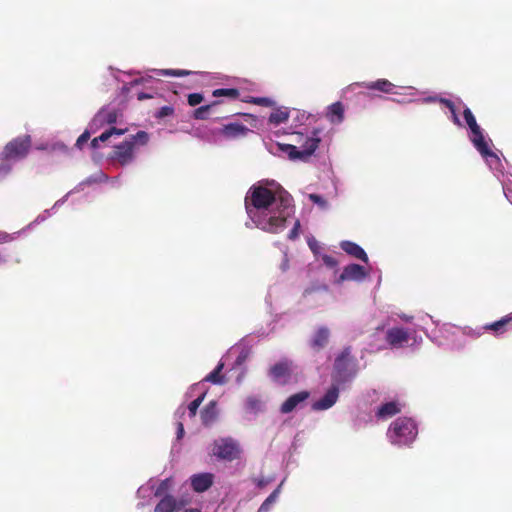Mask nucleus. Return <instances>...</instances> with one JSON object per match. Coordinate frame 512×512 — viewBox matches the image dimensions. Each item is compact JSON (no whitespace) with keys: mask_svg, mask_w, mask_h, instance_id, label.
Wrapping results in <instances>:
<instances>
[{"mask_svg":"<svg viewBox=\"0 0 512 512\" xmlns=\"http://www.w3.org/2000/svg\"><path fill=\"white\" fill-rule=\"evenodd\" d=\"M245 208L259 229L279 233L291 215L292 197L282 189L274 192L262 185H253L245 197Z\"/></svg>","mask_w":512,"mask_h":512,"instance_id":"nucleus-1","label":"nucleus"},{"mask_svg":"<svg viewBox=\"0 0 512 512\" xmlns=\"http://www.w3.org/2000/svg\"><path fill=\"white\" fill-rule=\"evenodd\" d=\"M322 130L314 128L310 134L305 135L302 132H295V142L299 145L278 144L279 150L287 153L290 160L307 161L316 151L321 142Z\"/></svg>","mask_w":512,"mask_h":512,"instance_id":"nucleus-2","label":"nucleus"},{"mask_svg":"<svg viewBox=\"0 0 512 512\" xmlns=\"http://www.w3.org/2000/svg\"><path fill=\"white\" fill-rule=\"evenodd\" d=\"M417 435V425L413 419L408 417L397 418L387 430V437L391 444L398 446H409Z\"/></svg>","mask_w":512,"mask_h":512,"instance_id":"nucleus-3","label":"nucleus"},{"mask_svg":"<svg viewBox=\"0 0 512 512\" xmlns=\"http://www.w3.org/2000/svg\"><path fill=\"white\" fill-rule=\"evenodd\" d=\"M333 378L338 383H344L353 378L357 372V360L352 355V348L345 347L334 361Z\"/></svg>","mask_w":512,"mask_h":512,"instance_id":"nucleus-4","label":"nucleus"},{"mask_svg":"<svg viewBox=\"0 0 512 512\" xmlns=\"http://www.w3.org/2000/svg\"><path fill=\"white\" fill-rule=\"evenodd\" d=\"M464 119L471 130L472 137L471 141L477 151L484 157H494L496 158V154L490 149L488 143L485 141V137L483 135L481 127L477 124L475 116L469 108H465L463 111Z\"/></svg>","mask_w":512,"mask_h":512,"instance_id":"nucleus-5","label":"nucleus"},{"mask_svg":"<svg viewBox=\"0 0 512 512\" xmlns=\"http://www.w3.org/2000/svg\"><path fill=\"white\" fill-rule=\"evenodd\" d=\"M32 146L30 135L16 137L9 141L3 149V158L8 161H16L25 158Z\"/></svg>","mask_w":512,"mask_h":512,"instance_id":"nucleus-6","label":"nucleus"},{"mask_svg":"<svg viewBox=\"0 0 512 512\" xmlns=\"http://www.w3.org/2000/svg\"><path fill=\"white\" fill-rule=\"evenodd\" d=\"M239 444L232 438H219L212 444V455L219 460L232 462L240 457Z\"/></svg>","mask_w":512,"mask_h":512,"instance_id":"nucleus-7","label":"nucleus"},{"mask_svg":"<svg viewBox=\"0 0 512 512\" xmlns=\"http://www.w3.org/2000/svg\"><path fill=\"white\" fill-rule=\"evenodd\" d=\"M293 373V362L287 358L280 360L269 368L268 375L276 383L287 384Z\"/></svg>","mask_w":512,"mask_h":512,"instance_id":"nucleus-8","label":"nucleus"},{"mask_svg":"<svg viewBox=\"0 0 512 512\" xmlns=\"http://www.w3.org/2000/svg\"><path fill=\"white\" fill-rule=\"evenodd\" d=\"M110 158L121 166L131 163L134 159V141L125 140L116 145Z\"/></svg>","mask_w":512,"mask_h":512,"instance_id":"nucleus-9","label":"nucleus"},{"mask_svg":"<svg viewBox=\"0 0 512 512\" xmlns=\"http://www.w3.org/2000/svg\"><path fill=\"white\" fill-rule=\"evenodd\" d=\"M249 132H251V130L248 127H246L245 125H243L239 122H232V123L223 125L219 129L218 134L227 140H233V139L244 138L248 135Z\"/></svg>","mask_w":512,"mask_h":512,"instance_id":"nucleus-10","label":"nucleus"},{"mask_svg":"<svg viewBox=\"0 0 512 512\" xmlns=\"http://www.w3.org/2000/svg\"><path fill=\"white\" fill-rule=\"evenodd\" d=\"M410 339V334L407 329L402 327H393L386 332V341L393 348H401Z\"/></svg>","mask_w":512,"mask_h":512,"instance_id":"nucleus-11","label":"nucleus"},{"mask_svg":"<svg viewBox=\"0 0 512 512\" xmlns=\"http://www.w3.org/2000/svg\"><path fill=\"white\" fill-rule=\"evenodd\" d=\"M339 398V388L335 385L330 387L325 395L312 404L314 411H323L331 408Z\"/></svg>","mask_w":512,"mask_h":512,"instance_id":"nucleus-12","label":"nucleus"},{"mask_svg":"<svg viewBox=\"0 0 512 512\" xmlns=\"http://www.w3.org/2000/svg\"><path fill=\"white\" fill-rule=\"evenodd\" d=\"M366 277V272L363 266L359 264H350L344 267L340 274L337 282L342 283L344 281H360Z\"/></svg>","mask_w":512,"mask_h":512,"instance_id":"nucleus-13","label":"nucleus"},{"mask_svg":"<svg viewBox=\"0 0 512 512\" xmlns=\"http://www.w3.org/2000/svg\"><path fill=\"white\" fill-rule=\"evenodd\" d=\"M214 475L212 473H199L191 476V487L195 492L202 493L213 485Z\"/></svg>","mask_w":512,"mask_h":512,"instance_id":"nucleus-14","label":"nucleus"},{"mask_svg":"<svg viewBox=\"0 0 512 512\" xmlns=\"http://www.w3.org/2000/svg\"><path fill=\"white\" fill-rule=\"evenodd\" d=\"M310 396L308 391H300L289 396L281 405L280 412L288 414L298 407L299 404L306 401Z\"/></svg>","mask_w":512,"mask_h":512,"instance_id":"nucleus-15","label":"nucleus"},{"mask_svg":"<svg viewBox=\"0 0 512 512\" xmlns=\"http://www.w3.org/2000/svg\"><path fill=\"white\" fill-rule=\"evenodd\" d=\"M218 403L216 400H211L205 407L200 411V417L202 424L206 427L211 426L218 418Z\"/></svg>","mask_w":512,"mask_h":512,"instance_id":"nucleus-16","label":"nucleus"},{"mask_svg":"<svg viewBox=\"0 0 512 512\" xmlns=\"http://www.w3.org/2000/svg\"><path fill=\"white\" fill-rule=\"evenodd\" d=\"M330 330L327 327H319L310 340V346L315 351H320L329 342Z\"/></svg>","mask_w":512,"mask_h":512,"instance_id":"nucleus-17","label":"nucleus"},{"mask_svg":"<svg viewBox=\"0 0 512 512\" xmlns=\"http://www.w3.org/2000/svg\"><path fill=\"white\" fill-rule=\"evenodd\" d=\"M184 505L172 495H165L155 506L154 512H178Z\"/></svg>","mask_w":512,"mask_h":512,"instance_id":"nucleus-18","label":"nucleus"},{"mask_svg":"<svg viewBox=\"0 0 512 512\" xmlns=\"http://www.w3.org/2000/svg\"><path fill=\"white\" fill-rule=\"evenodd\" d=\"M401 404L397 401H390L382 404L376 411V417L381 420L391 418L401 412Z\"/></svg>","mask_w":512,"mask_h":512,"instance_id":"nucleus-19","label":"nucleus"},{"mask_svg":"<svg viewBox=\"0 0 512 512\" xmlns=\"http://www.w3.org/2000/svg\"><path fill=\"white\" fill-rule=\"evenodd\" d=\"M512 324V313H509L502 317L500 320H497L493 323L486 324L484 329L490 330L494 333V335L499 336L504 334L509 330L510 325Z\"/></svg>","mask_w":512,"mask_h":512,"instance_id":"nucleus-20","label":"nucleus"},{"mask_svg":"<svg viewBox=\"0 0 512 512\" xmlns=\"http://www.w3.org/2000/svg\"><path fill=\"white\" fill-rule=\"evenodd\" d=\"M340 247L343 251H345L350 256L362 260L365 263L368 262V256L366 252L361 248L358 244L351 241H342L340 243Z\"/></svg>","mask_w":512,"mask_h":512,"instance_id":"nucleus-21","label":"nucleus"},{"mask_svg":"<svg viewBox=\"0 0 512 512\" xmlns=\"http://www.w3.org/2000/svg\"><path fill=\"white\" fill-rule=\"evenodd\" d=\"M118 118L116 109L102 108L94 117L93 122L103 124H114Z\"/></svg>","mask_w":512,"mask_h":512,"instance_id":"nucleus-22","label":"nucleus"},{"mask_svg":"<svg viewBox=\"0 0 512 512\" xmlns=\"http://www.w3.org/2000/svg\"><path fill=\"white\" fill-rule=\"evenodd\" d=\"M364 87L369 90H378L383 93H393L395 85L387 79H378L376 81L363 83Z\"/></svg>","mask_w":512,"mask_h":512,"instance_id":"nucleus-23","label":"nucleus"},{"mask_svg":"<svg viewBox=\"0 0 512 512\" xmlns=\"http://www.w3.org/2000/svg\"><path fill=\"white\" fill-rule=\"evenodd\" d=\"M328 119L332 123H341L344 119V106L341 102H335L329 106Z\"/></svg>","mask_w":512,"mask_h":512,"instance_id":"nucleus-24","label":"nucleus"},{"mask_svg":"<svg viewBox=\"0 0 512 512\" xmlns=\"http://www.w3.org/2000/svg\"><path fill=\"white\" fill-rule=\"evenodd\" d=\"M224 368V363L219 362L218 365L215 367V369L210 372L204 380L207 382H211L213 384H224L225 383V377L221 374L222 370Z\"/></svg>","mask_w":512,"mask_h":512,"instance_id":"nucleus-25","label":"nucleus"},{"mask_svg":"<svg viewBox=\"0 0 512 512\" xmlns=\"http://www.w3.org/2000/svg\"><path fill=\"white\" fill-rule=\"evenodd\" d=\"M289 119V112L287 109H276L269 116V122L274 125H279L287 122Z\"/></svg>","mask_w":512,"mask_h":512,"instance_id":"nucleus-26","label":"nucleus"},{"mask_svg":"<svg viewBox=\"0 0 512 512\" xmlns=\"http://www.w3.org/2000/svg\"><path fill=\"white\" fill-rule=\"evenodd\" d=\"M219 104V101H213L208 105H203L196 108L193 112V118L196 120H206L208 119V112L216 105Z\"/></svg>","mask_w":512,"mask_h":512,"instance_id":"nucleus-27","label":"nucleus"},{"mask_svg":"<svg viewBox=\"0 0 512 512\" xmlns=\"http://www.w3.org/2000/svg\"><path fill=\"white\" fill-rule=\"evenodd\" d=\"M261 408H262V402L259 398L255 397V396L247 397V399L245 401L246 411L256 414L259 411H261Z\"/></svg>","mask_w":512,"mask_h":512,"instance_id":"nucleus-28","label":"nucleus"},{"mask_svg":"<svg viewBox=\"0 0 512 512\" xmlns=\"http://www.w3.org/2000/svg\"><path fill=\"white\" fill-rule=\"evenodd\" d=\"M212 95L214 97L225 96V97H229V98H232V99H236V98L239 97L240 92L236 88H219V89H215L213 91Z\"/></svg>","mask_w":512,"mask_h":512,"instance_id":"nucleus-29","label":"nucleus"},{"mask_svg":"<svg viewBox=\"0 0 512 512\" xmlns=\"http://www.w3.org/2000/svg\"><path fill=\"white\" fill-rule=\"evenodd\" d=\"M205 396L206 392L202 393L187 406L190 418H194L196 416L199 406L202 404L203 400L205 399Z\"/></svg>","mask_w":512,"mask_h":512,"instance_id":"nucleus-30","label":"nucleus"},{"mask_svg":"<svg viewBox=\"0 0 512 512\" xmlns=\"http://www.w3.org/2000/svg\"><path fill=\"white\" fill-rule=\"evenodd\" d=\"M279 494V488L275 489L261 504L260 508L258 509V512H268L271 505L275 503L277 497Z\"/></svg>","mask_w":512,"mask_h":512,"instance_id":"nucleus-31","label":"nucleus"},{"mask_svg":"<svg viewBox=\"0 0 512 512\" xmlns=\"http://www.w3.org/2000/svg\"><path fill=\"white\" fill-rule=\"evenodd\" d=\"M149 140L148 133L145 131H138L135 135H133L130 139L127 141H134V146L136 143H139L141 145H146Z\"/></svg>","mask_w":512,"mask_h":512,"instance_id":"nucleus-32","label":"nucleus"},{"mask_svg":"<svg viewBox=\"0 0 512 512\" xmlns=\"http://www.w3.org/2000/svg\"><path fill=\"white\" fill-rule=\"evenodd\" d=\"M174 114V108L172 106H163L155 114L158 119L165 118Z\"/></svg>","mask_w":512,"mask_h":512,"instance_id":"nucleus-33","label":"nucleus"},{"mask_svg":"<svg viewBox=\"0 0 512 512\" xmlns=\"http://www.w3.org/2000/svg\"><path fill=\"white\" fill-rule=\"evenodd\" d=\"M204 100V96L201 93H191L188 95V104L192 107L200 104Z\"/></svg>","mask_w":512,"mask_h":512,"instance_id":"nucleus-34","label":"nucleus"},{"mask_svg":"<svg viewBox=\"0 0 512 512\" xmlns=\"http://www.w3.org/2000/svg\"><path fill=\"white\" fill-rule=\"evenodd\" d=\"M169 486H170V479H165L163 481H161V483L159 484V486L157 487L156 491H155V496H162L168 489H169Z\"/></svg>","mask_w":512,"mask_h":512,"instance_id":"nucleus-35","label":"nucleus"},{"mask_svg":"<svg viewBox=\"0 0 512 512\" xmlns=\"http://www.w3.org/2000/svg\"><path fill=\"white\" fill-rule=\"evenodd\" d=\"M90 138V132L89 131H84L77 139L76 141V146L78 148H82V146L89 140Z\"/></svg>","mask_w":512,"mask_h":512,"instance_id":"nucleus-36","label":"nucleus"},{"mask_svg":"<svg viewBox=\"0 0 512 512\" xmlns=\"http://www.w3.org/2000/svg\"><path fill=\"white\" fill-rule=\"evenodd\" d=\"M254 104L264 107H271L274 105V102L267 97H257L256 101H254Z\"/></svg>","mask_w":512,"mask_h":512,"instance_id":"nucleus-37","label":"nucleus"},{"mask_svg":"<svg viewBox=\"0 0 512 512\" xmlns=\"http://www.w3.org/2000/svg\"><path fill=\"white\" fill-rule=\"evenodd\" d=\"M322 261L327 267H330V268H334L338 265L337 260L330 255H323Z\"/></svg>","mask_w":512,"mask_h":512,"instance_id":"nucleus-38","label":"nucleus"},{"mask_svg":"<svg viewBox=\"0 0 512 512\" xmlns=\"http://www.w3.org/2000/svg\"><path fill=\"white\" fill-rule=\"evenodd\" d=\"M309 199L313 202V203H316L322 207H325L326 206V200L323 199L322 196L318 195V194H309Z\"/></svg>","mask_w":512,"mask_h":512,"instance_id":"nucleus-39","label":"nucleus"},{"mask_svg":"<svg viewBox=\"0 0 512 512\" xmlns=\"http://www.w3.org/2000/svg\"><path fill=\"white\" fill-rule=\"evenodd\" d=\"M300 228V223L299 221L297 220L294 224V227L292 228V230L289 232L288 234V238L291 239V240H294L298 237V230Z\"/></svg>","mask_w":512,"mask_h":512,"instance_id":"nucleus-40","label":"nucleus"},{"mask_svg":"<svg viewBox=\"0 0 512 512\" xmlns=\"http://www.w3.org/2000/svg\"><path fill=\"white\" fill-rule=\"evenodd\" d=\"M254 482H255V484L257 485L258 488L263 489L264 487H266L271 482V480L262 477V478L254 479Z\"/></svg>","mask_w":512,"mask_h":512,"instance_id":"nucleus-41","label":"nucleus"},{"mask_svg":"<svg viewBox=\"0 0 512 512\" xmlns=\"http://www.w3.org/2000/svg\"><path fill=\"white\" fill-rule=\"evenodd\" d=\"M165 73L173 76H183L188 75L190 72L185 70H167Z\"/></svg>","mask_w":512,"mask_h":512,"instance_id":"nucleus-42","label":"nucleus"},{"mask_svg":"<svg viewBox=\"0 0 512 512\" xmlns=\"http://www.w3.org/2000/svg\"><path fill=\"white\" fill-rule=\"evenodd\" d=\"M111 137L109 130L104 131L100 136L96 137L99 142H106Z\"/></svg>","mask_w":512,"mask_h":512,"instance_id":"nucleus-43","label":"nucleus"},{"mask_svg":"<svg viewBox=\"0 0 512 512\" xmlns=\"http://www.w3.org/2000/svg\"><path fill=\"white\" fill-rule=\"evenodd\" d=\"M439 102L444 104L446 106V108H448L449 110H453V106H455L451 100L446 99V98H440Z\"/></svg>","mask_w":512,"mask_h":512,"instance_id":"nucleus-44","label":"nucleus"},{"mask_svg":"<svg viewBox=\"0 0 512 512\" xmlns=\"http://www.w3.org/2000/svg\"><path fill=\"white\" fill-rule=\"evenodd\" d=\"M242 115H243V117H244L247 121H249V120H250L251 125H252L253 127H255V122L257 121V118H256L254 115L249 114V113H244V114H242Z\"/></svg>","mask_w":512,"mask_h":512,"instance_id":"nucleus-45","label":"nucleus"},{"mask_svg":"<svg viewBox=\"0 0 512 512\" xmlns=\"http://www.w3.org/2000/svg\"><path fill=\"white\" fill-rule=\"evenodd\" d=\"M108 130H109V132H111V136L112 135H123L125 133L124 129H119V128H116V127H111Z\"/></svg>","mask_w":512,"mask_h":512,"instance_id":"nucleus-46","label":"nucleus"},{"mask_svg":"<svg viewBox=\"0 0 512 512\" xmlns=\"http://www.w3.org/2000/svg\"><path fill=\"white\" fill-rule=\"evenodd\" d=\"M183 434H184V426H183V423L182 422H178V427H177V438H182L183 437Z\"/></svg>","mask_w":512,"mask_h":512,"instance_id":"nucleus-47","label":"nucleus"},{"mask_svg":"<svg viewBox=\"0 0 512 512\" xmlns=\"http://www.w3.org/2000/svg\"><path fill=\"white\" fill-rule=\"evenodd\" d=\"M151 97H152V96H151V95H149V94H146V93H139L137 98H138V100H144V99H149V98H151Z\"/></svg>","mask_w":512,"mask_h":512,"instance_id":"nucleus-48","label":"nucleus"},{"mask_svg":"<svg viewBox=\"0 0 512 512\" xmlns=\"http://www.w3.org/2000/svg\"><path fill=\"white\" fill-rule=\"evenodd\" d=\"M400 318L402 320H404L405 322H411L412 319H413V316H408V315L403 314V315L400 316Z\"/></svg>","mask_w":512,"mask_h":512,"instance_id":"nucleus-49","label":"nucleus"},{"mask_svg":"<svg viewBox=\"0 0 512 512\" xmlns=\"http://www.w3.org/2000/svg\"><path fill=\"white\" fill-rule=\"evenodd\" d=\"M91 146L92 148L96 149L99 147V140L97 138H94L92 141H91Z\"/></svg>","mask_w":512,"mask_h":512,"instance_id":"nucleus-50","label":"nucleus"},{"mask_svg":"<svg viewBox=\"0 0 512 512\" xmlns=\"http://www.w3.org/2000/svg\"><path fill=\"white\" fill-rule=\"evenodd\" d=\"M256 99H257V97L249 96L246 99H243V101L246 102V103H253L254 104V101H256Z\"/></svg>","mask_w":512,"mask_h":512,"instance_id":"nucleus-51","label":"nucleus"},{"mask_svg":"<svg viewBox=\"0 0 512 512\" xmlns=\"http://www.w3.org/2000/svg\"><path fill=\"white\" fill-rule=\"evenodd\" d=\"M452 118H453V122H454L456 125H461V122H460V120H459V118H458V116H457V115L452 116Z\"/></svg>","mask_w":512,"mask_h":512,"instance_id":"nucleus-52","label":"nucleus"},{"mask_svg":"<svg viewBox=\"0 0 512 512\" xmlns=\"http://www.w3.org/2000/svg\"><path fill=\"white\" fill-rule=\"evenodd\" d=\"M184 512H201V510H199L197 508H190V509H186Z\"/></svg>","mask_w":512,"mask_h":512,"instance_id":"nucleus-53","label":"nucleus"},{"mask_svg":"<svg viewBox=\"0 0 512 512\" xmlns=\"http://www.w3.org/2000/svg\"><path fill=\"white\" fill-rule=\"evenodd\" d=\"M178 413H181V415H184L185 414V408H183L182 406H180L177 410Z\"/></svg>","mask_w":512,"mask_h":512,"instance_id":"nucleus-54","label":"nucleus"},{"mask_svg":"<svg viewBox=\"0 0 512 512\" xmlns=\"http://www.w3.org/2000/svg\"><path fill=\"white\" fill-rule=\"evenodd\" d=\"M287 263H288V261H287V259H285V261H284V263H283V265H282V270H283V271H285V270L287 269V266H288V264H287Z\"/></svg>","mask_w":512,"mask_h":512,"instance_id":"nucleus-55","label":"nucleus"},{"mask_svg":"<svg viewBox=\"0 0 512 512\" xmlns=\"http://www.w3.org/2000/svg\"><path fill=\"white\" fill-rule=\"evenodd\" d=\"M450 112H451L452 116L457 115V114H456V108H455V106H453V110H450Z\"/></svg>","mask_w":512,"mask_h":512,"instance_id":"nucleus-56","label":"nucleus"},{"mask_svg":"<svg viewBox=\"0 0 512 512\" xmlns=\"http://www.w3.org/2000/svg\"><path fill=\"white\" fill-rule=\"evenodd\" d=\"M4 262V259L2 258V256L0 255V263Z\"/></svg>","mask_w":512,"mask_h":512,"instance_id":"nucleus-57","label":"nucleus"}]
</instances>
